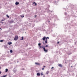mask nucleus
<instances>
[{
    "label": "nucleus",
    "instance_id": "obj_24",
    "mask_svg": "<svg viewBox=\"0 0 77 77\" xmlns=\"http://www.w3.org/2000/svg\"><path fill=\"white\" fill-rule=\"evenodd\" d=\"M37 16V15H35V18H36Z\"/></svg>",
    "mask_w": 77,
    "mask_h": 77
},
{
    "label": "nucleus",
    "instance_id": "obj_21",
    "mask_svg": "<svg viewBox=\"0 0 77 77\" xmlns=\"http://www.w3.org/2000/svg\"><path fill=\"white\" fill-rule=\"evenodd\" d=\"M21 17L22 18H23V17H24V16H21Z\"/></svg>",
    "mask_w": 77,
    "mask_h": 77
},
{
    "label": "nucleus",
    "instance_id": "obj_34",
    "mask_svg": "<svg viewBox=\"0 0 77 77\" xmlns=\"http://www.w3.org/2000/svg\"><path fill=\"white\" fill-rule=\"evenodd\" d=\"M43 44H44V42H43Z\"/></svg>",
    "mask_w": 77,
    "mask_h": 77
},
{
    "label": "nucleus",
    "instance_id": "obj_1",
    "mask_svg": "<svg viewBox=\"0 0 77 77\" xmlns=\"http://www.w3.org/2000/svg\"><path fill=\"white\" fill-rule=\"evenodd\" d=\"M40 48H43L44 51L45 53H47V52H48V50H46L45 49V46H39Z\"/></svg>",
    "mask_w": 77,
    "mask_h": 77
},
{
    "label": "nucleus",
    "instance_id": "obj_31",
    "mask_svg": "<svg viewBox=\"0 0 77 77\" xmlns=\"http://www.w3.org/2000/svg\"><path fill=\"white\" fill-rule=\"evenodd\" d=\"M1 67H0V69H1Z\"/></svg>",
    "mask_w": 77,
    "mask_h": 77
},
{
    "label": "nucleus",
    "instance_id": "obj_14",
    "mask_svg": "<svg viewBox=\"0 0 77 77\" xmlns=\"http://www.w3.org/2000/svg\"><path fill=\"white\" fill-rule=\"evenodd\" d=\"M48 73H49V72L48 71L46 72V74H48Z\"/></svg>",
    "mask_w": 77,
    "mask_h": 77
},
{
    "label": "nucleus",
    "instance_id": "obj_4",
    "mask_svg": "<svg viewBox=\"0 0 77 77\" xmlns=\"http://www.w3.org/2000/svg\"><path fill=\"white\" fill-rule=\"evenodd\" d=\"M46 38V37L45 36H44L43 38H42L43 41H45V39Z\"/></svg>",
    "mask_w": 77,
    "mask_h": 77
},
{
    "label": "nucleus",
    "instance_id": "obj_27",
    "mask_svg": "<svg viewBox=\"0 0 77 77\" xmlns=\"http://www.w3.org/2000/svg\"><path fill=\"white\" fill-rule=\"evenodd\" d=\"M45 66H43V68H45Z\"/></svg>",
    "mask_w": 77,
    "mask_h": 77
},
{
    "label": "nucleus",
    "instance_id": "obj_3",
    "mask_svg": "<svg viewBox=\"0 0 77 77\" xmlns=\"http://www.w3.org/2000/svg\"><path fill=\"white\" fill-rule=\"evenodd\" d=\"M33 6H36V5H37V4H36V3L35 2H34L33 3Z\"/></svg>",
    "mask_w": 77,
    "mask_h": 77
},
{
    "label": "nucleus",
    "instance_id": "obj_5",
    "mask_svg": "<svg viewBox=\"0 0 77 77\" xmlns=\"http://www.w3.org/2000/svg\"><path fill=\"white\" fill-rule=\"evenodd\" d=\"M37 76H40V73H37Z\"/></svg>",
    "mask_w": 77,
    "mask_h": 77
},
{
    "label": "nucleus",
    "instance_id": "obj_32",
    "mask_svg": "<svg viewBox=\"0 0 77 77\" xmlns=\"http://www.w3.org/2000/svg\"><path fill=\"white\" fill-rule=\"evenodd\" d=\"M71 67H72V66H71Z\"/></svg>",
    "mask_w": 77,
    "mask_h": 77
},
{
    "label": "nucleus",
    "instance_id": "obj_7",
    "mask_svg": "<svg viewBox=\"0 0 77 77\" xmlns=\"http://www.w3.org/2000/svg\"><path fill=\"white\" fill-rule=\"evenodd\" d=\"M8 45H11V44H12V42H8Z\"/></svg>",
    "mask_w": 77,
    "mask_h": 77
},
{
    "label": "nucleus",
    "instance_id": "obj_33",
    "mask_svg": "<svg viewBox=\"0 0 77 77\" xmlns=\"http://www.w3.org/2000/svg\"><path fill=\"white\" fill-rule=\"evenodd\" d=\"M0 29H1V28H0Z\"/></svg>",
    "mask_w": 77,
    "mask_h": 77
},
{
    "label": "nucleus",
    "instance_id": "obj_11",
    "mask_svg": "<svg viewBox=\"0 0 77 77\" xmlns=\"http://www.w3.org/2000/svg\"><path fill=\"white\" fill-rule=\"evenodd\" d=\"M41 75H44L43 74V72H42L41 73Z\"/></svg>",
    "mask_w": 77,
    "mask_h": 77
},
{
    "label": "nucleus",
    "instance_id": "obj_15",
    "mask_svg": "<svg viewBox=\"0 0 77 77\" xmlns=\"http://www.w3.org/2000/svg\"><path fill=\"white\" fill-rule=\"evenodd\" d=\"M45 43L46 44H47V40H46L45 41Z\"/></svg>",
    "mask_w": 77,
    "mask_h": 77
},
{
    "label": "nucleus",
    "instance_id": "obj_19",
    "mask_svg": "<svg viewBox=\"0 0 77 77\" xmlns=\"http://www.w3.org/2000/svg\"><path fill=\"white\" fill-rule=\"evenodd\" d=\"M3 41H4L3 40H1L0 41L1 42H3Z\"/></svg>",
    "mask_w": 77,
    "mask_h": 77
},
{
    "label": "nucleus",
    "instance_id": "obj_8",
    "mask_svg": "<svg viewBox=\"0 0 77 77\" xmlns=\"http://www.w3.org/2000/svg\"><path fill=\"white\" fill-rule=\"evenodd\" d=\"M16 5H19V2H16Z\"/></svg>",
    "mask_w": 77,
    "mask_h": 77
},
{
    "label": "nucleus",
    "instance_id": "obj_17",
    "mask_svg": "<svg viewBox=\"0 0 77 77\" xmlns=\"http://www.w3.org/2000/svg\"><path fill=\"white\" fill-rule=\"evenodd\" d=\"M10 53H12V52H13L12 51V50H11L10 51Z\"/></svg>",
    "mask_w": 77,
    "mask_h": 77
},
{
    "label": "nucleus",
    "instance_id": "obj_25",
    "mask_svg": "<svg viewBox=\"0 0 77 77\" xmlns=\"http://www.w3.org/2000/svg\"><path fill=\"white\" fill-rule=\"evenodd\" d=\"M53 68H54V67H53L51 68V69H53Z\"/></svg>",
    "mask_w": 77,
    "mask_h": 77
},
{
    "label": "nucleus",
    "instance_id": "obj_10",
    "mask_svg": "<svg viewBox=\"0 0 77 77\" xmlns=\"http://www.w3.org/2000/svg\"><path fill=\"white\" fill-rule=\"evenodd\" d=\"M35 64H36V65H40V64H39V63H35Z\"/></svg>",
    "mask_w": 77,
    "mask_h": 77
},
{
    "label": "nucleus",
    "instance_id": "obj_26",
    "mask_svg": "<svg viewBox=\"0 0 77 77\" xmlns=\"http://www.w3.org/2000/svg\"><path fill=\"white\" fill-rule=\"evenodd\" d=\"M57 44H59V42H57Z\"/></svg>",
    "mask_w": 77,
    "mask_h": 77
},
{
    "label": "nucleus",
    "instance_id": "obj_29",
    "mask_svg": "<svg viewBox=\"0 0 77 77\" xmlns=\"http://www.w3.org/2000/svg\"><path fill=\"white\" fill-rule=\"evenodd\" d=\"M1 73H2V72H0V74H1Z\"/></svg>",
    "mask_w": 77,
    "mask_h": 77
},
{
    "label": "nucleus",
    "instance_id": "obj_23",
    "mask_svg": "<svg viewBox=\"0 0 77 77\" xmlns=\"http://www.w3.org/2000/svg\"><path fill=\"white\" fill-rule=\"evenodd\" d=\"M7 17L8 18H9V16L8 15H7Z\"/></svg>",
    "mask_w": 77,
    "mask_h": 77
},
{
    "label": "nucleus",
    "instance_id": "obj_18",
    "mask_svg": "<svg viewBox=\"0 0 77 77\" xmlns=\"http://www.w3.org/2000/svg\"><path fill=\"white\" fill-rule=\"evenodd\" d=\"M6 76H7V75H3L2 77H6Z\"/></svg>",
    "mask_w": 77,
    "mask_h": 77
},
{
    "label": "nucleus",
    "instance_id": "obj_9",
    "mask_svg": "<svg viewBox=\"0 0 77 77\" xmlns=\"http://www.w3.org/2000/svg\"><path fill=\"white\" fill-rule=\"evenodd\" d=\"M10 23H14V21L13 20H11V21H10Z\"/></svg>",
    "mask_w": 77,
    "mask_h": 77
},
{
    "label": "nucleus",
    "instance_id": "obj_13",
    "mask_svg": "<svg viewBox=\"0 0 77 77\" xmlns=\"http://www.w3.org/2000/svg\"><path fill=\"white\" fill-rule=\"evenodd\" d=\"M21 38V40H23L24 39V37H22Z\"/></svg>",
    "mask_w": 77,
    "mask_h": 77
},
{
    "label": "nucleus",
    "instance_id": "obj_30",
    "mask_svg": "<svg viewBox=\"0 0 77 77\" xmlns=\"http://www.w3.org/2000/svg\"><path fill=\"white\" fill-rule=\"evenodd\" d=\"M4 21V20H2V21Z\"/></svg>",
    "mask_w": 77,
    "mask_h": 77
},
{
    "label": "nucleus",
    "instance_id": "obj_28",
    "mask_svg": "<svg viewBox=\"0 0 77 77\" xmlns=\"http://www.w3.org/2000/svg\"><path fill=\"white\" fill-rule=\"evenodd\" d=\"M44 68H42V70H44Z\"/></svg>",
    "mask_w": 77,
    "mask_h": 77
},
{
    "label": "nucleus",
    "instance_id": "obj_6",
    "mask_svg": "<svg viewBox=\"0 0 77 77\" xmlns=\"http://www.w3.org/2000/svg\"><path fill=\"white\" fill-rule=\"evenodd\" d=\"M58 66H60V67H62V64H59L58 65Z\"/></svg>",
    "mask_w": 77,
    "mask_h": 77
},
{
    "label": "nucleus",
    "instance_id": "obj_2",
    "mask_svg": "<svg viewBox=\"0 0 77 77\" xmlns=\"http://www.w3.org/2000/svg\"><path fill=\"white\" fill-rule=\"evenodd\" d=\"M18 35H16L14 38V41H17V40L18 39Z\"/></svg>",
    "mask_w": 77,
    "mask_h": 77
},
{
    "label": "nucleus",
    "instance_id": "obj_20",
    "mask_svg": "<svg viewBox=\"0 0 77 77\" xmlns=\"http://www.w3.org/2000/svg\"><path fill=\"white\" fill-rule=\"evenodd\" d=\"M47 39H49V38L48 37H47L46 38V40H47Z\"/></svg>",
    "mask_w": 77,
    "mask_h": 77
},
{
    "label": "nucleus",
    "instance_id": "obj_12",
    "mask_svg": "<svg viewBox=\"0 0 77 77\" xmlns=\"http://www.w3.org/2000/svg\"><path fill=\"white\" fill-rule=\"evenodd\" d=\"M8 69H5V72H8Z\"/></svg>",
    "mask_w": 77,
    "mask_h": 77
},
{
    "label": "nucleus",
    "instance_id": "obj_16",
    "mask_svg": "<svg viewBox=\"0 0 77 77\" xmlns=\"http://www.w3.org/2000/svg\"><path fill=\"white\" fill-rule=\"evenodd\" d=\"M38 46H41V43H39L38 44Z\"/></svg>",
    "mask_w": 77,
    "mask_h": 77
},
{
    "label": "nucleus",
    "instance_id": "obj_22",
    "mask_svg": "<svg viewBox=\"0 0 77 77\" xmlns=\"http://www.w3.org/2000/svg\"><path fill=\"white\" fill-rule=\"evenodd\" d=\"M45 47H48V45H47L45 46Z\"/></svg>",
    "mask_w": 77,
    "mask_h": 77
}]
</instances>
